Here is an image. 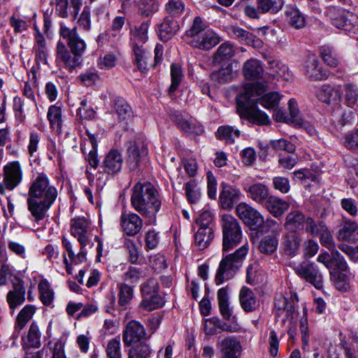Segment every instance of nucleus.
<instances>
[{
	"mask_svg": "<svg viewBox=\"0 0 358 358\" xmlns=\"http://www.w3.org/2000/svg\"><path fill=\"white\" fill-rule=\"evenodd\" d=\"M267 90L266 83L259 82L248 83L244 91L236 100V110L241 119L257 125H266L270 122L268 115L257 107V96Z\"/></svg>",
	"mask_w": 358,
	"mask_h": 358,
	"instance_id": "f257e3e1",
	"label": "nucleus"
},
{
	"mask_svg": "<svg viewBox=\"0 0 358 358\" xmlns=\"http://www.w3.org/2000/svg\"><path fill=\"white\" fill-rule=\"evenodd\" d=\"M131 205L142 216L155 217L162 206L159 192L150 182H137L132 188Z\"/></svg>",
	"mask_w": 358,
	"mask_h": 358,
	"instance_id": "f03ea898",
	"label": "nucleus"
},
{
	"mask_svg": "<svg viewBox=\"0 0 358 358\" xmlns=\"http://www.w3.org/2000/svg\"><path fill=\"white\" fill-rule=\"evenodd\" d=\"M248 248L243 245L234 253L225 256L220 261L215 281L219 285L231 279L241 267L248 254Z\"/></svg>",
	"mask_w": 358,
	"mask_h": 358,
	"instance_id": "7ed1b4c3",
	"label": "nucleus"
},
{
	"mask_svg": "<svg viewBox=\"0 0 358 358\" xmlns=\"http://www.w3.org/2000/svg\"><path fill=\"white\" fill-rule=\"evenodd\" d=\"M222 250L228 252L236 247L241 241L242 231L238 220L231 215L222 217Z\"/></svg>",
	"mask_w": 358,
	"mask_h": 358,
	"instance_id": "20e7f679",
	"label": "nucleus"
},
{
	"mask_svg": "<svg viewBox=\"0 0 358 358\" xmlns=\"http://www.w3.org/2000/svg\"><path fill=\"white\" fill-rule=\"evenodd\" d=\"M28 196L53 203L57 196V190L50 185L45 174L39 173L29 187Z\"/></svg>",
	"mask_w": 358,
	"mask_h": 358,
	"instance_id": "39448f33",
	"label": "nucleus"
},
{
	"mask_svg": "<svg viewBox=\"0 0 358 358\" xmlns=\"http://www.w3.org/2000/svg\"><path fill=\"white\" fill-rule=\"evenodd\" d=\"M238 217L251 229H259L264 224V220L260 213L246 203H240L236 208Z\"/></svg>",
	"mask_w": 358,
	"mask_h": 358,
	"instance_id": "423d86ee",
	"label": "nucleus"
},
{
	"mask_svg": "<svg viewBox=\"0 0 358 358\" xmlns=\"http://www.w3.org/2000/svg\"><path fill=\"white\" fill-rule=\"evenodd\" d=\"M59 35L66 40L72 55L83 57L86 50V43L78 35L76 27L69 29L62 23L60 24Z\"/></svg>",
	"mask_w": 358,
	"mask_h": 358,
	"instance_id": "0eeeda50",
	"label": "nucleus"
},
{
	"mask_svg": "<svg viewBox=\"0 0 358 358\" xmlns=\"http://www.w3.org/2000/svg\"><path fill=\"white\" fill-rule=\"evenodd\" d=\"M150 335H147L143 325L136 320H131L127 323L122 334V340L125 346H131L132 343L148 340Z\"/></svg>",
	"mask_w": 358,
	"mask_h": 358,
	"instance_id": "6e6552de",
	"label": "nucleus"
},
{
	"mask_svg": "<svg viewBox=\"0 0 358 358\" xmlns=\"http://www.w3.org/2000/svg\"><path fill=\"white\" fill-rule=\"evenodd\" d=\"M148 153L143 143L130 141L127 144L126 164L131 171L138 169L141 159Z\"/></svg>",
	"mask_w": 358,
	"mask_h": 358,
	"instance_id": "1a4fd4ad",
	"label": "nucleus"
},
{
	"mask_svg": "<svg viewBox=\"0 0 358 358\" xmlns=\"http://www.w3.org/2000/svg\"><path fill=\"white\" fill-rule=\"evenodd\" d=\"M71 234L77 238L80 245L85 247L90 241V222L84 217L71 220Z\"/></svg>",
	"mask_w": 358,
	"mask_h": 358,
	"instance_id": "9d476101",
	"label": "nucleus"
},
{
	"mask_svg": "<svg viewBox=\"0 0 358 358\" xmlns=\"http://www.w3.org/2000/svg\"><path fill=\"white\" fill-rule=\"evenodd\" d=\"M295 271L316 289H320L322 287V276L313 263L303 262L296 267Z\"/></svg>",
	"mask_w": 358,
	"mask_h": 358,
	"instance_id": "9b49d317",
	"label": "nucleus"
},
{
	"mask_svg": "<svg viewBox=\"0 0 358 358\" xmlns=\"http://www.w3.org/2000/svg\"><path fill=\"white\" fill-rule=\"evenodd\" d=\"M220 358H241L242 345L234 336L224 338L218 343Z\"/></svg>",
	"mask_w": 358,
	"mask_h": 358,
	"instance_id": "f8f14e48",
	"label": "nucleus"
},
{
	"mask_svg": "<svg viewBox=\"0 0 358 358\" xmlns=\"http://www.w3.org/2000/svg\"><path fill=\"white\" fill-rule=\"evenodd\" d=\"M303 241L302 235L299 231H287L282 237V248L285 255L293 257L299 253Z\"/></svg>",
	"mask_w": 358,
	"mask_h": 358,
	"instance_id": "ddd939ff",
	"label": "nucleus"
},
{
	"mask_svg": "<svg viewBox=\"0 0 358 358\" xmlns=\"http://www.w3.org/2000/svg\"><path fill=\"white\" fill-rule=\"evenodd\" d=\"M27 208L34 222L38 223L44 220L53 203L29 197L27 199Z\"/></svg>",
	"mask_w": 358,
	"mask_h": 358,
	"instance_id": "4468645a",
	"label": "nucleus"
},
{
	"mask_svg": "<svg viewBox=\"0 0 358 358\" xmlns=\"http://www.w3.org/2000/svg\"><path fill=\"white\" fill-rule=\"evenodd\" d=\"M120 224L122 231L129 236H135L143 228V220L134 213H122L120 217Z\"/></svg>",
	"mask_w": 358,
	"mask_h": 358,
	"instance_id": "2eb2a0df",
	"label": "nucleus"
},
{
	"mask_svg": "<svg viewBox=\"0 0 358 358\" xmlns=\"http://www.w3.org/2000/svg\"><path fill=\"white\" fill-rule=\"evenodd\" d=\"M338 241L351 244L358 243V223L352 220L343 221L341 228L336 232Z\"/></svg>",
	"mask_w": 358,
	"mask_h": 358,
	"instance_id": "dca6fc26",
	"label": "nucleus"
},
{
	"mask_svg": "<svg viewBox=\"0 0 358 358\" xmlns=\"http://www.w3.org/2000/svg\"><path fill=\"white\" fill-rule=\"evenodd\" d=\"M57 59L61 61L64 67L71 71L80 66L83 62L81 57L77 55H71V51L69 52L65 44L60 41L57 45Z\"/></svg>",
	"mask_w": 358,
	"mask_h": 358,
	"instance_id": "f3484780",
	"label": "nucleus"
},
{
	"mask_svg": "<svg viewBox=\"0 0 358 358\" xmlns=\"http://www.w3.org/2000/svg\"><path fill=\"white\" fill-rule=\"evenodd\" d=\"M220 40L217 34L211 29H206L194 40H191L189 45L194 48L202 50H209L220 43Z\"/></svg>",
	"mask_w": 358,
	"mask_h": 358,
	"instance_id": "a211bd4d",
	"label": "nucleus"
},
{
	"mask_svg": "<svg viewBox=\"0 0 358 358\" xmlns=\"http://www.w3.org/2000/svg\"><path fill=\"white\" fill-rule=\"evenodd\" d=\"M179 29L178 22L172 17L168 16L165 17L163 22L158 25L157 32L162 41L167 42L177 34Z\"/></svg>",
	"mask_w": 358,
	"mask_h": 358,
	"instance_id": "6ab92c4d",
	"label": "nucleus"
},
{
	"mask_svg": "<svg viewBox=\"0 0 358 358\" xmlns=\"http://www.w3.org/2000/svg\"><path fill=\"white\" fill-rule=\"evenodd\" d=\"M123 164V157L117 150H111L106 155L102 167L104 173L115 175L118 173Z\"/></svg>",
	"mask_w": 358,
	"mask_h": 358,
	"instance_id": "aec40b11",
	"label": "nucleus"
},
{
	"mask_svg": "<svg viewBox=\"0 0 358 358\" xmlns=\"http://www.w3.org/2000/svg\"><path fill=\"white\" fill-rule=\"evenodd\" d=\"M4 182L9 189L15 187L22 180V170L18 162H13L4 166Z\"/></svg>",
	"mask_w": 358,
	"mask_h": 358,
	"instance_id": "412c9836",
	"label": "nucleus"
},
{
	"mask_svg": "<svg viewBox=\"0 0 358 358\" xmlns=\"http://www.w3.org/2000/svg\"><path fill=\"white\" fill-rule=\"evenodd\" d=\"M243 189L250 199L262 206L271 196L269 188L261 182H257L248 187L245 186Z\"/></svg>",
	"mask_w": 358,
	"mask_h": 358,
	"instance_id": "4be33fe9",
	"label": "nucleus"
},
{
	"mask_svg": "<svg viewBox=\"0 0 358 358\" xmlns=\"http://www.w3.org/2000/svg\"><path fill=\"white\" fill-rule=\"evenodd\" d=\"M222 190L220 195L221 206L224 209L230 210L240 199L241 192L230 185L222 184Z\"/></svg>",
	"mask_w": 358,
	"mask_h": 358,
	"instance_id": "5701e85b",
	"label": "nucleus"
},
{
	"mask_svg": "<svg viewBox=\"0 0 358 358\" xmlns=\"http://www.w3.org/2000/svg\"><path fill=\"white\" fill-rule=\"evenodd\" d=\"M289 203L276 196L271 195L262 206L273 217H280L289 208Z\"/></svg>",
	"mask_w": 358,
	"mask_h": 358,
	"instance_id": "b1692460",
	"label": "nucleus"
},
{
	"mask_svg": "<svg viewBox=\"0 0 358 358\" xmlns=\"http://www.w3.org/2000/svg\"><path fill=\"white\" fill-rule=\"evenodd\" d=\"M306 221L307 217L303 212L299 210H291L285 217L284 226L289 231H296V229H303Z\"/></svg>",
	"mask_w": 358,
	"mask_h": 358,
	"instance_id": "393cba45",
	"label": "nucleus"
},
{
	"mask_svg": "<svg viewBox=\"0 0 358 358\" xmlns=\"http://www.w3.org/2000/svg\"><path fill=\"white\" fill-rule=\"evenodd\" d=\"M243 73L247 80H257L262 77L264 67L260 61L250 59L244 63Z\"/></svg>",
	"mask_w": 358,
	"mask_h": 358,
	"instance_id": "a878e982",
	"label": "nucleus"
},
{
	"mask_svg": "<svg viewBox=\"0 0 358 358\" xmlns=\"http://www.w3.org/2000/svg\"><path fill=\"white\" fill-rule=\"evenodd\" d=\"M236 76L237 70L234 69L233 64L230 63L217 71H213L210 74V78L218 83H225L231 81Z\"/></svg>",
	"mask_w": 358,
	"mask_h": 358,
	"instance_id": "bb28decb",
	"label": "nucleus"
},
{
	"mask_svg": "<svg viewBox=\"0 0 358 358\" xmlns=\"http://www.w3.org/2000/svg\"><path fill=\"white\" fill-rule=\"evenodd\" d=\"M327 15L329 16L332 24L337 28L343 29L345 31H349L350 29V21L344 14V11L343 10L331 7L328 9Z\"/></svg>",
	"mask_w": 358,
	"mask_h": 358,
	"instance_id": "cd10ccee",
	"label": "nucleus"
},
{
	"mask_svg": "<svg viewBox=\"0 0 358 358\" xmlns=\"http://www.w3.org/2000/svg\"><path fill=\"white\" fill-rule=\"evenodd\" d=\"M241 307L246 312H252L257 307V301L254 292L248 287H243L239 294Z\"/></svg>",
	"mask_w": 358,
	"mask_h": 358,
	"instance_id": "c85d7f7f",
	"label": "nucleus"
},
{
	"mask_svg": "<svg viewBox=\"0 0 358 358\" xmlns=\"http://www.w3.org/2000/svg\"><path fill=\"white\" fill-rule=\"evenodd\" d=\"M305 68L306 76L312 80H322L328 77L326 71H323L320 68H318V62L314 57L308 58Z\"/></svg>",
	"mask_w": 358,
	"mask_h": 358,
	"instance_id": "c756f323",
	"label": "nucleus"
},
{
	"mask_svg": "<svg viewBox=\"0 0 358 358\" xmlns=\"http://www.w3.org/2000/svg\"><path fill=\"white\" fill-rule=\"evenodd\" d=\"M317 97L320 101L330 104L340 99L341 92L329 85H324L318 90Z\"/></svg>",
	"mask_w": 358,
	"mask_h": 358,
	"instance_id": "7c9ffc66",
	"label": "nucleus"
},
{
	"mask_svg": "<svg viewBox=\"0 0 358 358\" xmlns=\"http://www.w3.org/2000/svg\"><path fill=\"white\" fill-rule=\"evenodd\" d=\"M213 227H199L194 235V242L199 250L206 248L213 240Z\"/></svg>",
	"mask_w": 358,
	"mask_h": 358,
	"instance_id": "2f4dec72",
	"label": "nucleus"
},
{
	"mask_svg": "<svg viewBox=\"0 0 358 358\" xmlns=\"http://www.w3.org/2000/svg\"><path fill=\"white\" fill-rule=\"evenodd\" d=\"M35 312L36 308L32 305H27L20 311L15 325V331L17 334H20L27 322L32 318Z\"/></svg>",
	"mask_w": 358,
	"mask_h": 358,
	"instance_id": "473e14b6",
	"label": "nucleus"
},
{
	"mask_svg": "<svg viewBox=\"0 0 358 358\" xmlns=\"http://www.w3.org/2000/svg\"><path fill=\"white\" fill-rule=\"evenodd\" d=\"M206 29V26L202 19L199 16L195 17L189 29L185 32L183 38L189 44V42L191 41V40H194L196 37L199 36V35L203 33Z\"/></svg>",
	"mask_w": 358,
	"mask_h": 358,
	"instance_id": "72a5a7b5",
	"label": "nucleus"
},
{
	"mask_svg": "<svg viewBox=\"0 0 358 358\" xmlns=\"http://www.w3.org/2000/svg\"><path fill=\"white\" fill-rule=\"evenodd\" d=\"M235 49L234 45L229 42L222 43L213 56V63H221L225 60H228L234 57Z\"/></svg>",
	"mask_w": 358,
	"mask_h": 358,
	"instance_id": "f704fd0d",
	"label": "nucleus"
},
{
	"mask_svg": "<svg viewBox=\"0 0 358 358\" xmlns=\"http://www.w3.org/2000/svg\"><path fill=\"white\" fill-rule=\"evenodd\" d=\"M165 303L164 298L159 294H151L142 296L140 306L148 311L162 308Z\"/></svg>",
	"mask_w": 358,
	"mask_h": 358,
	"instance_id": "c9c22d12",
	"label": "nucleus"
},
{
	"mask_svg": "<svg viewBox=\"0 0 358 358\" xmlns=\"http://www.w3.org/2000/svg\"><path fill=\"white\" fill-rule=\"evenodd\" d=\"M128 352V358H148L152 352L150 345L145 341L132 343Z\"/></svg>",
	"mask_w": 358,
	"mask_h": 358,
	"instance_id": "e433bc0d",
	"label": "nucleus"
},
{
	"mask_svg": "<svg viewBox=\"0 0 358 358\" xmlns=\"http://www.w3.org/2000/svg\"><path fill=\"white\" fill-rule=\"evenodd\" d=\"M118 288V304L120 306L126 308L134 297V287L125 282L117 284Z\"/></svg>",
	"mask_w": 358,
	"mask_h": 358,
	"instance_id": "4c0bfd02",
	"label": "nucleus"
},
{
	"mask_svg": "<svg viewBox=\"0 0 358 358\" xmlns=\"http://www.w3.org/2000/svg\"><path fill=\"white\" fill-rule=\"evenodd\" d=\"M41 332L39 327L35 322H33L28 331L27 342L24 341V345L34 348H38L41 345Z\"/></svg>",
	"mask_w": 358,
	"mask_h": 358,
	"instance_id": "58836bf2",
	"label": "nucleus"
},
{
	"mask_svg": "<svg viewBox=\"0 0 358 358\" xmlns=\"http://www.w3.org/2000/svg\"><path fill=\"white\" fill-rule=\"evenodd\" d=\"M114 108L120 121L125 120L132 115L131 106L122 97H116L115 99Z\"/></svg>",
	"mask_w": 358,
	"mask_h": 358,
	"instance_id": "ea45409f",
	"label": "nucleus"
},
{
	"mask_svg": "<svg viewBox=\"0 0 358 358\" xmlns=\"http://www.w3.org/2000/svg\"><path fill=\"white\" fill-rule=\"evenodd\" d=\"M187 200L189 203H196L201 197V191L195 180H190L184 185Z\"/></svg>",
	"mask_w": 358,
	"mask_h": 358,
	"instance_id": "a19ab883",
	"label": "nucleus"
},
{
	"mask_svg": "<svg viewBox=\"0 0 358 358\" xmlns=\"http://www.w3.org/2000/svg\"><path fill=\"white\" fill-rule=\"evenodd\" d=\"M264 94L257 97V101H259V103L267 109L276 108L280 100V94L275 92Z\"/></svg>",
	"mask_w": 358,
	"mask_h": 358,
	"instance_id": "79ce46f5",
	"label": "nucleus"
},
{
	"mask_svg": "<svg viewBox=\"0 0 358 358\" xmlns=\"http://www.w3.org/2000/svg\"><path fill=\"white\" fill-rule=\"evenodd\" d=\"M159 2L157 0H140L138 3L141 15L148 17L159 10Z\"/></svg>",
	"mask_w": 358,
	"mask_h": 358,
	"instance_id": "37998d69",
	"label": "nucleus"
},
{
	"mask_svg": "<svg viewBox=\"0 0 358 358\" xmlns=\"http://www.w3.org/2000/svg\"><path fill=\"white\" fill-rule=\"evenodd\" d=\"M258 9L262 13L271 12L277 13L282 9L283 6L282 0H257Z\"/></svg>",
	"mask_w": 358,
	"mask_h": 358,
	"instance_id": "c03bdc74",
	"label": "nucleus"
},
{
	"mask_svg": "<svg viewBox=\"0 0 358 358\" xmlns=\"http://www.w3.org/2000/svg\"><path fill=\"white\" fill-rule=\"evenodd\" d=\"M234 136L236 137L240 136V131L234 129L230 126H221L218 128L216 132V136L220 140H224L228 143L234 142Z\"/></svg>",
	"mask_w": 358,
	"mask_h": 358,
	"instance_id": "a18cd8bd",
	"label": "nucleus"
},
{
	"mask_svg": "<svg viewBox=\"0 0 358 358\" xmlns=\"http://www.w3.org/2000/svg\"><path fill=\"white\" fill-rule=\"evenodd\" d=\"M149 24L147 22H142L141 25L136 28L132 33V40L134 45H142L148 39V30Z\"/></svg>",
	"mask_w": 358,
	"mask_h": 358,
	"instance_id": "49530a36",
	"label": "nucleus"
},
{
	"mask_svg": "<svg viewBox=\"0 0 358 358\" xmlns=\"http://www.w3.org/2000/svg\"><path fill=\"white\" fill-rule=\"evenodd\" d=\"M171 85L169 88L170 94L174 93L180 84L183 74L180 65L172 64L171 66Z\"/></svg>",
	"mask_w": 358,
	"mask_h": 358,
	"instance_id": "de8ad7c7",
	"label": "nucleus"
},
{
	"mask_svg": "<svg viewBox=\"0 0 358 358\" xmlns=\"http://www.w3.org/2000/svg\"><path fill=\"white\" fill-rule=\"evenodd\" d=\"M40 293V299L45 306H49L54 297V293L50 289V286L48 282L45 280H41L38 286Z\"/></svg>",
	"mask_w": 358,
	"mask_h": 358,
	"instance_id": "09e8293b",
	"label": "nucleus"
},
{
	"mask_svg": "<svg viewBox=\"0 0 358 358\" xmlns=\"http://www.w3.org/2000/svg\"><path fill=\"white\" fill-rule=\"evenodd\" d=\"M287 17H289V24L291 26L300 29L304 27L306 19L302 13L295 8H290L286 12Z\"/></svg>",
	"mask_w": 358,
	"mask_h": 358,
	"instance_id": "8fccbe9b",
	"label": "nucleus"
},
{
	"mask_svg": "<svg viewBox=\"0 0 358 358\" xmlns=\"http://www.w3.org/2000/svg\"><path fill=\"white\" fill-rule=\"evenodd\" d=\"M145 276V270L142 268L130 266L127 271L123 275V279L124 281L130 283H136L141 278Z\"/></svg>",
	"mask_w": 358,
	"mask_h": 358,
	"instance_id": "3c124183",
	"label": "nucleus"
},
{
	"mask_svg": "<svg viewBox=\"0 0 358 358\" xmlns=\"http://www.w3.org/2000/svg\"><path fill=\"white\" fill-rule=\"evenodd\" d=\"M278 245V238L274 236H268L262 240L259 245V250L263 254L271 255L277 250Z\"/></svg>",
	"mask_w": 358,
	"mask_h": 358,
	"instance_id": "603ef678",
	"label": "nucleus"
},
{
	"mask_svg": "<svg viewBox=\"0 0 358 358\" xmlns=\"http://www.w3.org/2000/svg\"><path fill=\"white\" fill-rule=\"evenodd\" d=\"M345 103L350 108H353L358 101V90L355 85L347 84L344 87Z\"/></svg>",
	"mask_w": 358,
	"mask_h": 358,
	"instance_id": "864d4df0",
	"label": "nucleus"
},
{
	"mask_svg": "<svg viewBox=\"0 0 358 358\" xmlns=\"http://www.w3.org/2000/svg\"><path fill=\"white\" fill-rule=\"evenodd\" d=\"M47 117L51 127L56 125L57 128L62 127V108L55 105L50 106L48 108Z\"/></svg>",
	"mask_w": 358,
	"mask_h": 358,
	"instance_id": "5fc2aeb1",
	"label": "nucleus"
},
{
	"mask_svg": "<svg viewBox=\"0 0 358 358\" xmlns=\"http://www.w3.org/2000/svg\"><path fill=\"white\" fill-rule=\"evenodd\" d=\"M288 107L289 110V117L287 116L288 122H291L297 126H302L303 120L300 117L296 101L291 99L288 102Z\"/></svg>",
	"mask_w": 358,
	"mask_h": 358,
	"instance_id": "6e6d98bb",
	"label": "nucleus"
},
{
	"mask_svg": "<svg viewBox=\"0 0 358 358\" xmlns=\"http://www.w3.org/2000/svg\"><path fill=\"white\" fill-rule=\"evenodd\" d=\"M134 52L135 55L134 62L138 69L141 72L147 69V63L145 62V51L142 45H134Z\"/></svg>",
	"mask_w": 358,
	"mask_h": 358,
	"instance_id": "4d7b16f0",
	"label": "nucleus"
},
{
	"mask_svg": "<svg viewBox=\"0 0 358 358\" xmlns=\"http://www.w3.org/2000/svg\"><path fill=\"white\" fill-rule=\"evenodd\" d=\"M120 345V339L117 338L108 342L106 352L108 358H122Z\"/></svg>",
	"mask_w": 358,
	"mask_h": 358,
	"instance_id": "13d9d810",
	"label": "nucleus"
},
{
	"mask_svg": "<svg viewBox=\"0 0 358 358\" xmlns=\"http://www.w3.org/2000/svg\"><path fill=\"white\" fill-rule=\"evenodd\" d=\"M165 9L172 17L179 16L184 11L185 5L181 0H169Z\"/></svg>",
	"mask_w": 358,
	"mask_h": 358,
	"instance_id": "bf43d9fd",
	"label": "nucleus"
},
{
	"mask_svg": "<svg viewBox=\"0 0 358 358\" xmlns=\"http://www.w3.org/2000/svg\"><path fill=\"white\" fill-rule=\"evenodd\" d=\"M331 255V269L338 270L341 272L346 271L348 266L343 256L338 251H333Z\"/></svg>",
	"mask_w": 358,
	"mask_h": 358,
	"instance_id": "052dcab7",
	"label": "nucleus"
},
{
	"mask_svg": "<svg viewBox=\"0 0 358 358\" xmlns=\"http://www.w3.org/2000/svg\"><path fill=\"white\" fill-rule=\"evenodd\" d=\"M159 285L158 282L153 278L147 280L146 282L141 285V291L142 296H146L151 294H158Z\"/></svg>",
	"mask_w": 358,
	"mask_h": 358,
	"instance_id": "680f3d73",
	"label": "nucleus"
},
{
	"mask_svg": "<svg viewBox=\"0 0 358 358\" xmlns=\"http://www.w3.org/2000/svg\"><path fill=\"white\" fill-rule=\"evenodd\" d=\"M270 144L275 150H285L289 153H293L296 150L295 145L292 142L284 138L271 141Z\"/></svg>",
	"mask_w": 358,
	"mask_h": 358,
	"instance_id": "e2e57ef3",
	"label": "nucleus"
},
{
	"mask_svg": "<svg viewBox=\"0 0 358 358\" xmlns=\"http://www.w3.org/2000/svg\"><path fill=\"white\" fill-rule=\"evenodd\" d=\"M320 55L324 62L331 67H336L338 65V59L334 55L332 50L329 46H322L320 48Z\"/></svg>",
	"mask_w": 358,
	"mask_h": 358,
	"instance_id": "0e129e2a",
	"label": "nucleus"
},
{
	"mask_svg": "<svg viewBox=\"0 0 358 358\" xmlns=\"http://www.w3.org/2000/svg\"><path fill=\"white\" fill-rule=\"evenodd\" d=\"M306 231L314 236H318L322 230L323 231L327 226L323 222H320L317 224L310 217H307Z\"/></svg>",
	"mask_w": 358,
	"mask_h": 358,
	"instance_id": "69168bd1",
	"label": "nucleus"
},
{
	"mask_svg": "<svg viewBox=\"0 0 358 358\" xmlns=\"http://www.w3.org/2000/svg\"><path fill=\"white\" fill-rule=\"evenodd\" d=\"M334 285L337 289L346 291L348 289V278L342 272H336L333 275Z\"/></svg>",
	"mask_w": 358,
	"mask_h": 358,
	"instance_id": "338daca9",
	"label": "nucleus"
},
{
	"mask_svg": "<svg viewBox=\"0 0 358 358\" xmlns=\"http://www.w3.org/2000/svg\"><path fill=\"white\" fill-rule=\"evenodd\" d=\"M341 205L343 209L351 216L355 217L357 215L358 208L355 199L352 198H344L341 200Z\"/></svg>",
	"mask_w": 358,
	"mask_h": 358,
	"instance_id": "774afa93",
	"label": "nucleus"
}]
</instances>
